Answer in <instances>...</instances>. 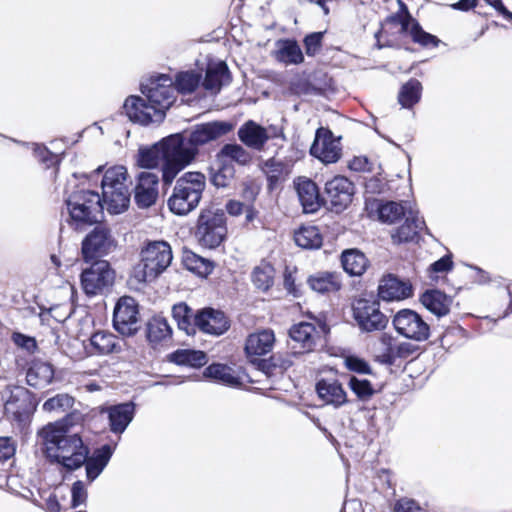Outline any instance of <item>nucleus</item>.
<instances>
[{"instance_id": "obj_1", "label": "nucleus", "mask_w": 512, "mask_h": 512, "mask_svg": "<svg viewBox=\"0 0 512 512\" xmlns=\"http://www.w3.org/2000/svg\"><path fill=\"white\" fill-rule=\"evenodd\" d=\"M127 170L124 166L107 169L101 181L102 195L93 190L74 191L65 200L71 225L81 229L85 225H93L100 221L103 209L110 214L125 211L130 202V194L125 184Z\"/></svg>"}, {"instance_id": "obj_2", "label": "nucleus", "mask_w": 512, "mask_h": 512, "mask_svg": "<svg viewBox=\"0 0 512 512\" xmlns=\"http://www.w3.org/2000/svg\"><path fill=\"white\" fill-rule=\"evenodd\" d=\"M80 421H82L80 413H69L58 421L48 423L38 431V445L49 464L60 465L67 472L78 470L84 465L90 449L83 442L80 434L72 431Z\"/></svg>"}, {"instance_id": "obj_3", "label": "nucleus", "mask_w": 512, "mask_h": 512, "mask_svg": "<svg viewBox=\"0 0 512 512\" xmlns=\"http://www.w3.org/2000/svg\"><path fill=\"white\" fill-rule=\"evenodd\" d=\"M163 149L162 181L170 185L180 171L189 166L198 156L184 132L171 134L160 141Z\"/></svg>"}, {"instance_id": "obj_4", "label": "nucleus", "mask_w": 512, "mask_h": 512, "mask_svg": "<svg viewBox=\"0 0 512 512\" xmlns=\"http://www.w3.org/2000/svg\"><path fill=\"white\" fill-rule=\"evenodd\" d=\"M206 187L205 175L200 172H186L177 179L173 193L168 199L171 212L187 215L193 211L202 198Z\"/></svg>"}, {"instance_id": "obj_5", "label": "nucleus", "mask_w": 512, "mask_h": 512, "mask_svg": "<svg viewBox=\"0 0 512 512\" xmlns=\"http://www.w3.org/2000/svg\"><path fill=\"white\" fill-rule=\"evenodd\" d=\"M227 234L226 215L224 210L215 206L202 209L196 226V237L199 243L209 249L218 247Z\"/></svg>"}, {"instance_id": "obj_6", "label": "nucleus", "mask_w": 512, "mask_h": 512, "mask_svg": "<svg viewBox=\"0 0 512 512\" xmlns=\"http://www.w3.org/2000/svg\"><path fill=\"white\" fill-rule=\"evenodd\" d=\"M141 93L154 106V116L158 123H162L167 110L175 101L173 78L168 74H159L151 77L147 83H141Z\"/></svg>"}, {"instance_id": "obj_7", "label": "nucleus", "mask_w": 512, "mask_h": 512, "mask_svg": "<svg viewBox=\"0 0 512 512\" xmlns=\"http://www.w3.org/2000/svg\"><path fill=\"white\" fill-rule=\"evenodd\" d=\"M140 255L144 282L155 280L170 266L173 259L171 246L164 240L147 241Z\"/></svg>"}, {"instance_id": "obj_8", "label": "nucleus", "mask_w": 512, "mask_h": 512, "mask_svg": "<svg viewBox=\"0 0 512 512\" xmlns=\"http://www.w3.org/2000/svg\"><path fill=\"white\" fill-rule=\"evenodd\" d=\"M353 319L361 332L384 330L388 317L380 310L379 300L373 295L362 296L352 302Z\"/></svg>"}, {"instance_id": "obj_9", "label": "nucleus", "mask_w": 512, "mask_h": 512, "mask_svg": "<svg viewBox=\"0 0 512 512\" xmlns=\"http://www.w3.org/2000/svg\"><path fill=\"white\" fill-rule=\"evenodd\" d=\"M80 275L81 287L87 296L107 292L114 284L115 271L107 260L90 261Z\"/></svg>"}, {"instance_id": "obj_10", "label": "nucleus", "mask_w": 512, "mask_h": 512, "mask_svg": "<svg viewBox=\"0 0 512 512\" xmlns=\"http://www.w3.org/2000/svg\"><path fill=\"white\" fill-rule=\"evenodd\" d=\"M116 248V241L111 230L104 225L95 226L83 239L82 257L85 263L102 260Z\"/></svg>"}, {"instance_id": "obj_11", "label": "nucleus", "mask_w": 512, "mask_h": 512, "mask_svg": "<svg viewBox=\"0 0 512 512\" xmlns=\"http://www.w3.org/2000/svg\"><path fill=\"white\" fill-rule=\"evenodd\" d=\"M392 324L398 334L417 342L430 337V325L412 309H401L393 316Z\"/></svg>"}, {"instance_id": "obj_12", "label": "nucleus", "mask_w": 512, "mask_h": 512, "mask_svg": "<svg viewBox=\"0 0 512 512\" xmlns=\"http://www.w3.org/2000/svg\"><path fill=\"white\" fill-rule=\"evenodd\" d=\"M234 129V124L226 120H214L193 125L189 130L185 131L191 146L196 149L199 154V148L221 137L227 135Z\"/></svg>"}, {"instance_id": "obj_13", "label": "nucleus", "mask_w": 512, "mask_h": 512, "mask_svg": "<svg viewBox=\"0 0 512 512\" xmlns=\"http://www.w3.org/2000/svg\"><path fill=\"white\" fill-rule=\"evenodd\" d=\"M387 22L397 23L401 26V33H408L413 42L422 47H437L440 39L423 30L420 23L414 19L408 11L407 6L401 2L399 12L390 15Z\"/></svg>"}, {"instance_id": "obj_14", "label": "nucleus", "mask_w": 512, "mask_h": 512, "mask_svg": "<svg viewBox=\"0 0 512 512\" xmlns=\"http://www.w3.org/2000/svg\"><path fill=\"white\" fill-rule=\"evenodd\" d=\"M139 307L131 296H123L117 301L113 312V327L123 336H133L138 330Z\"/></svg>"}, {"instance_id": "obj_15", "label": "nucleus", "mask_w": 512, "mask_h": 512, "mask_svg": "<svg viewBox=\"0 0 512 512\" xmlns=\"http://www.w3.org/2000/svg\"><path fill=\"white\" fill-rule=\"evenodd\" d=\"M287 347L294 357L309 353L315 349L317 331L313 323L301 321L288 330Z\"/></svg>"}, {"instance_id": "obj_16", "label": "nucleus", "mask_w": 512, "mask_h": 512, "mask_svg": "<svg viewBox=\"0 0 512 512\" xmlns=\"http://www.w3.org/2000/svg\"><path fill=\"white\" fill-rule=\"evenodd\" d=\"M237 136L243 145L256 151H262L270 138H285L281 129L273 128L272 133H269L265 127L254 120L244 122L239 127Z\"/></svg>"}, {"instance_id": "obj_17", "label": "nucleus", "mask_w": 512, "mask_h": 512, "mask_svg": "<svg viewBox=\"0 0 512 512\" xmlns=\"http://www.w3.org/2000/svg\"><path fill=\"white\" fill-rule=\"evenodd\" d=\"M310 154L325 164L336 163L341 157V148L331 130L320 127L310 147Z\"/></svg>"}, {"instance_id": "obj_18", "label": "nucleus", "mask_w": 512, "mask_h": 512, "mask_svg": "<svg viewBox=\"0 0 512 512\" xmlns=\"http://www.w3.org/2000/svg\"><path fill=\"white\" fill-rule=\"evenodd\" d=\"M354 192L353 182L345 176L337 175L325 184V194L331 203L332 210L336 213L344 211L349 206Z\"/></svg>"}, {"instance_id": "obj_19", "label": "nucleus", "mask_w": 512, "mask_h": 512, "mask_svg": "<svg viewBox=\"0 0 512 512\" xmlns=\"http://www.w3.org/2000/svg\"><path fill=\"white\" fill-rule=\"evenodd\" d=\"M194 321L200 331L215 336L224 334L230 327L229 319L224 312L211 307L198 310Z\"/></svg>"}, {"instance_id": "obj_20", "label": "nucleus", "mask_w": 512, "mask_h": 512, "mask_svg": "<svg viewBox=\"0 0 512 512\" xmlns=\"http://www.w3.org/2000/svg\"><path fill=\"white\" fill-rule=\"evenodd\" d=\"M159 177L151 171L138 174L134 189V200L139 208H149L158 198Z\"/></svg>"}, {"instance_id": "obj_21", "label": "nucleus", "mask_w": 512, "mask_h": 512, "mask_svg": "<svg viewBox=\"0 0 512 512\" xmlns=\"http://www.w3.org/2000/svg\"><path fill=\"white\" fill-rule=\"evenodd\" d=\"M154 106L145 98L138 95H131L126 98L123 104V110L129 120L133 123L147 126L149 124H159L155 120Z\"/></svg>"}, {"instance_id": "obj_22", "label": "nucleus", "mask_w": 512, "mask_h": 512, "mask_svg": "<svg viewBox=\"0 0 512 512\" xmlns=\"http://www.w3.org/2000/svg\"><path fill=\"white\" fill-rule=\"evenodd\" d=\"M37 399L27 388L17 386L11 392L10 398L5 404V409L12 413L14 419L21 420L32 413L37 407Z\"/></svg>"}, {"instance_id": "obj_23", "label": "nucleus", "mask_w": 512, "mask_h": 512, "mask_svg": "<svg viewBox=\"0 0 512 512\" xmlns=\"http://www.w3.org/2000/svg\"><path fill=\"white\" fill-rule=\"evenodd\" d=\"M412 295L413 287L411 283L393 274L384 276L378 285V297L384 301H399Z\"/></svg>"}, {"instance_id": "obj_24", "label": "nucleus", "mask_w": 512, "mask_h": 512, "mask_svg": "<svg viewBox=\"0 0 512 512\" xmlns=\"http://www.w3.org/2000/svg\"><path fill=\"white\" fill-rule=\"evenodd\" d=\"M136 405L132 402H123L106 407L103 412L107 414L109 429L114 434H122L132 422Z\"/></svg>"}, {"instance_id": "obj_25", "label": "nucleus", "mask_w": 512, "mask_h": 512, "mask_svg": "<svg viewBox=\"0 0 512 512\" xmlns=\"http://www.w3.org/2000/svg\"><path fill=\"white\" fill-rule=\"evenodd\" d=\"M295 189L304 213H315L322 206L317 184L311 179L299 177L295 181Z\"/></svg>"}, {"instance_id": "obj_26", "label": "nucleus", "mask_w": 512, "mask_h": 512, "mask_svg": "<svg viewBox=\"0 0 512 512\" xmlns=\"http://www.w3.org/2000/svg\"><path fill=\"white\" fill-rule=\"evenodd\" d=\"M90 344L98 355L120 354L128 349L125 339L108 331H97L90 337Z\"/></svg>"}, {"instance_id": "obj_27", "label": "nucleus", "mask_w": 512, "mask_h": 512, "mask_svg": "<svg viewBox=\"0 0 512 512\" xmlns=\"http://www.w3.org/2000/svg\"><path fill=\"white\" fill-rule=\"evenodd\" d=\"M272 56L285 66L299 65L304 62V54L299 43L291 38L277 40Z\"/></svg>"}, {"instance_id": "obj_28", "label": "nucleus", "mask_w": 512, "mask_h": 512, "mask_svg": "<svg viewBox=\"0 0 512 512\" xmlns=\"http://www.w3.org/2000/svg\"><path fill=\"white\" fill-rule=\"evenodd\" d=\"M427 230L425 221L418 216V211L408 210L405 222L392 234L394 243L413 242L418 239L420 231Z\"/></svg>"}, {"instance_id": "obj_29", "label": "nucleus", "mask_w": 512, "mask_h": 512, "mask_svg": "<svg viewBox=\"0 0 512 512\" xmlns=\"http://www.w3.org/2000/svg\"><path fill=\"white\" fill-rule=\"evenodd\" d=\"M318 397L328 405L339 408L347 403V394L340 382L321 379L316 383Z\"/></svg>"}, {"instance_id": "obj_30", "label": "nucleus", "mask_w": 512, "mask_h": 512, "mask_svg": "<svg viewBox=\"0 0 512 512\" xmlns=\"http://www.w3.org/2000/svg\"><path fill=\"white\" fill-rule=\"evenodd\" d=\"M114 449L110 444H104L101 447L95 449L90 456H87V460L84 463L86 470V477L89 482H93L104 470L109 463Z\"/></svg>"}, {"instance_id": "obj_31", "label": "nucleus", "mask_w": 512, "mask_h": 512, "mask_svg": "<svg viewBox=\"0 0 512 512\" xmlns=\"http://www.w3.org/2000/svg\"><path fill=\"white\" fill-rule=\"evenodd\" d=\"M54 368L48 362L33 361L26 372V382L30 387L43 389L52 383Z\"/></svg>"}, {"instance_id": "obj_32", "label": "nucleus", "mask_w": 512, "mask_h": 512, "mask_svg": "<svg viewBox=\"0 0 512 512\" xmlns=\"http://www.w3.org/2000/svg\"><path fill=\"white\" fill-rule=\"evenodd\" d=\"M420 302L428 311L440 318L450 312L452 299L438 289H430L420 296Z\"/></svg>"}, {"instance_id": "obj_33", "label": "nucleus", "mask_w": 512, "mask_h": 512, "mask_svg": "<svg viewBox=\"0 0 512 512\" xmlns=\"http://www.w3.org/2000/svg\"><path fill=\"white\" fill-rule=\"evenodd\" d=\"M274 343L275 335L273 330L264 329L247 337L245 351L249 356H262L272 350Z\"/></svg>"}, {"instance_id": "obj_34", "label": "nucleus", "mask_w": 512, "mask_h": 512, "mask_svg": "<svg viewBox=\"0 0 512 512\" xmlns=\"http://www.w3.org/2000/svg\"><path fill=\"white\" fill-rule=\"evenodd\" d=\"M145 335L147 341L152 346H155L171 339L172 328L165 317L155 315L147 321Z\"/></svg>"}, {"instance_id": "obj_35", "label": "nucleus", "mask_w": 512, "mask_h": 512, "mask_svg": "<svg viewBox=\"0 0 512 512\" xmlns=\"http://www.w3.org/2000/svg\"><path fill=\"white\" fill-rule=\"evenodd\" d=\"M203 375L216 383L228 387H239L242 384L239 376L227 364L212 363L205 368Z\"/></svg>"}, {"instance_id": "obj_36", "label": "nucleus", "mask_w": 512, "mask_h": 512, "mask_svg": "<svg viewBox=\"0 0 512 512\" xmlns=\"http://www.w3.org/2000/svg\"><path fill=\"white\" fill-rule=\"evenodd\" d=\"M307 283L313 291L320 294L337 292L341 288L340 275L335 272H317L308 278Z\"/></svg>"}, {"instance_id": "obj_37", "label": "nucleus", "mask_w": 512, "mask_h": 512, "mask_svg": "<svg viewBox=\"0 0 512 512\" xmlns=\"http://www.w3.org/2000/svg\"><path fill=\"white\" fill-rule=\"evenodd\" d=\"M230 78V72L225 62L219 61L208 65L205 77H202V85L206 90L219 92L226 79Z\"/></svg>"}, {"instance_id": "obj_38", "label": "nucleus", "mask_w": 512, "mask_h": 512, "mask_svg": "<svg viewBox=\"0 0 512 512\" xmlns=\"http://www.w3.org/2000/svg\"><path fill=\"white\" fill-rule=\"evenodd\" d=\"M341 264L344 271L349 275L360 276L368 267V259L363 252L356 248H352L342 252Z\"/></svg>"}, {"instance_id": "obj_39", "label": "nucleus", "mask_w": 512, "mask_h": 512, "mask_svg": "<svg viewBox=\"0 0 512 512\" xmlns=\"http://www.w3.org/2000/svg\"><path fill=\"white\" fill-rule=\"evenodd\" d=\"M168 359L170 362L181 366L200 368L207 363L205 352L193 349H178L172 352Z\"/></svg>"}, {"instance_id": "obj_40", "label": "nucleus", "mask_w": 512, "mask_h": 512, "mask_svg": "<svg viewBox=\"0 0 512 512\" xmlns=\"http://www.w3.org/2000/svg\"><path fill=\"white\" fill-rule=\"evenodd\" d=\"M294 241L302 249L314 250L322 246L323 238L316 226H302L295 231Z\"/></svg>"}, {"instance_id": "obj_41", "label": "nucleus", "mask_w": 512, "mask_h": 512, "mask_svg": "<svg viewBox=\"0 0 512 512\" xmlns=\"http://www.w3.org/2000/svg\"><path fill=\"white\" fill-rule=\"evenodd\" d=\"M172 316L180 330L184 331L187 335L195 334V313L185 302L173 305Z\"/></svg>"}, {"instance_id": "obj_42", "label": "nucleus", "mask_w": 512, "mask_h": 512, "mask_svg": "<svg viewBox=\"0 0 512 512\" xmlns=\"http://www.w3.org/2000/svg\"><path fill=\"white\" fill-rule=\"evenodd\" d=\"M202 81V74L195 70L178 72L173 78V88L178 93L186 95L193 93Z\"/></svg>"}, {"instance_id": "obj_43", "label": "nucleus", "mask_w": 512, "mask_h": 512, "mask_svg": "<svg viewBox=\"0 0 512 512\" xmlns=\"http://www.w3.org/2000/svg\"><path fill=\"white\" fill-rule=\"evenodd\" d=\"M422 84L418 79L411 78L404 83L398 93L399 104L406 109L412 108L416 105L422 95Z\"/></svg>"}, {"instance_id": "obj_44", "label": "nucleus", "mask_w": 512, "mask_h": 512, "mask_svg": "<svg viewBox=\"0 0 512 512\" xmlns=\"http://www.w3.org/2000/svg\"><path fill=\"white\" fill-rule=\"evenodd\" d=\"M183 264L187 270L201 276L206 277L213 271V263L192 251H185L183 254Z\"/></svg>"}, {"instance_id": "obj_45", "label": "nucleus", "mask_w": 512, "mask_h": 512, "mask_svg": "<svg viewBox=\"0 0 512 512\" xmlns=\"http://www.w3.org/2000/svg\"><path fill=\"white\" fill-rule=\"evenodd\" d=\"M164 162V153L160 147V141L148 148H141L138 152L137 163L140 167L146 169L156 168Z\"/></svg>"}, {"instance_id": "obj_46", "label": "nucleus", "mask_w": 512, "mask_h": 512, "mask_svg": "<svg viewBox=\"0 0 512 512\" xmlns=\"http://www.w3.org/2000/svg\"><path fill=\"white\" fill-rule=\"evenodd\" d=\"M378 218L383 223L393 224L408 214L407 208L401 203L388 201L381 203L377 209Z\"/></svg>"}, {"instance_id": "obj_47", "label": "nucleus", "mask_w": 512, "mask_h": 512, "mask_svg": "<svg viewBox=\"0 0 512 512\" xmlns=\"http://www.w3.org/2000/svg\"><path fill=\"white\" fill-rule=\"evenodd\" d=\"M274 269L269 264H264L254 268L252 272V282L255 287L261 291H268L273 285Z\"/></svg>"}, {"instance_id": "obj_48", "label": "nucleus", "mask_w": 512, "mask_h": 512, "mask_svg": "<svg viewBox=\"0 0 512 512\" xmlns=\"http://www.w3.org/2000/svg\"><path fill=\"white\" fill-rule=\"evenodd\" d=\"M220 154L242 166L248 165L252 161L251 153L237 143H227L223 145Z\"/></svg>"}, {"instance_id": "obj_49", "label": "nucleus", "mask_w": 512, "mask_h": 512, "mask_svg": "<svg viewBox=\"0 0 512 512\" xmlns=\"http://www.w3.org/2000/svg\"><path fill=\"white\" fill-rule=\"evenodd\" d=\"M285 165L282 161L272 157L265 161L263 171L266 174L268 189L273 190L280 182Z\"/></svg>"}, {"instance_id": "obj_50", "label": "nucleus", "mask_w": 512, "mask_h": 512, "mask_svg": "<svg viewBox=\"0 0 512 512\" xmlns=\"http://www.w3.org/2000/svg\"><path fill=\"white\" fill-rule=\"evenodd\" d=\"M348 387L361 401H367L375 394V389L369 380L356 376L349 377Z\"/></svg>"}, {"instance_id": "obj_51", "label": "nucleus", "mask_w": 512, "mask_h": 512, "mask_svg": "<svg viewBox=\"0 0 512 512\" xmlns=\"http://www.w3.org/2000/svg\"><path fill=\"white\" fill-rule=\"evenodd\" d=\"M74 404V398L68 394H57L54 397L47 399L43 404V410L51 411H65L71 408Z\"/></svg>"}, {"instance_id": "obj_52", "label": "nucleus", "mask_w": 512, "mask_h": 512, "mask_svg": "<svg viewBox=\"0 0 512 512\" xmlns=\"http://www.w3.org/2000/svg\"><path fill=\"white\" fill-rule=\"evenodd\" d=\"M234 169L229 166H222L217 170L211 169L210 181L217 188H225L230 185L233 179Z\"/></svg>"}, {"instance_id": "obj_53", "label": "nucleus", "mask_w": 512, "mask_h": 512, "mask_svg": "<svg viewBox=\"0 0 512 512\" xmlns=\"http://www.w3.org/2000/svg\"><path fill=\"white\" fill-rule=\"evenodd\" d=\"M324 32H312L307 34L303 39L305 53L313 57L318 54L322 48Z\"/></svg>"}, {"instance_id": "obj_54", "label": "nucleus", "mask_w": 512, "mask_h": 512, "mask_svg": "<svg viewBox=\"0 0 512 512\" xmlns=\"http://www.w3.org/2000/svg\"><path fill=\"white\" fill-rule=\"evenodd\" d=\"M345 366L348 370L358 374L372 373L369 363L366 360L354 355H350L345 358Z\"/></svg>"}, {"instance_id": "obj_55", "label": "nucleus", "mask_w": 512, "mask_h": 512, "mask_svg": "<svg viewBox=\"0 0 512 512\" xmlns=\"http://www.w3.org/2000/svg\"><path fill=\"white\" fill-rule=\"evenodd\" d=\"M87 490L81 480H77L71 487V507L76 508L84 504L87 500Z\"/></svg>"}, {"instance_id": "obj_56", "label": "nucleus", "mask_w": 512, "mask_h": 512, "mask_svg": "<svg viewBox=\"0 0 512 512\" xmlns=\"http://www.w3.org/2000/svg\"><path fill=\"white\" fill-rule=\"evenodd\" d=\"M382 343L385 345L383 353L380 355V361L386 365H394L398 357L392 347L393 337L391 335L384 334L381 338Z\"/></svg>"}, {"instance_id": "obj_57", "label": "nucleus", "mask_w": 512, "mask_h": 512, "mask_svg": "<svg viewBox=\"0 0 512 512\" xmlns=\"http://www.w3.org/2000/svg\"><path fill=\"white\" fill-rule=\"evenodd\" d=\"M422 511V507L420 506V504L412 499V498H408V497H402L398 500H396V502L394 503L393 505V512H421Z\"/></svg>"}, {"instance_id": "obj_58", "label": "nucleus", "mask_w": 512, "mask_h": 512, "mask_svg": "<svg viewBox=\"0 0 512 512\" xmlns=\"http://www.w3.org/2000/svg\"><path fill=\"white\" fill-rule=\"evenodd\" d=\"M12 340L15 345L29 353H33L37 349V342L34 337L22 334L20 332H14L12 335Z\"/></svg>"}, {"instance_id": "obj_59", "label": "nucleus", "mask_w": 512, "mask_h": 512, "mask_svg": "<svg viewBox=\"0 0 512 512\" xmlns=\"http://www.w3.org/2000/svg\"><path fill=\"white\" fill-rule=\"evenodd\" d=\"M392 347L395 351V354L400 359H407L414 354L418 353L419 346L412 344L410 342H399V343H393Z\"/></svg>"}, {"instance_id": "obj_60", "label": "nucleus", "mask_w": 512, "mask_h": 512, "mask_svg": "<svg viewBox=\"0 0 512 512\" xmlns=\"http://www.w3.org/2000/svg\"><path fill=\"white\" fill-rule=\"evenodd\" d=\"M260 192V187L253 181L244 182L241 197L245 205L253 204Z\"/></svg>"}, {"instance_id": "obj_61", "label": "nucleus", "mask_w": 512, "mask_h": 512, "mask_svg": "<svg viewBox=\"0 0 512 512\" xmlns=\"http://www.w3.org/2000/svg\"><path fill=\"white\" fill-rule=\"evenodd\" d=\"M15 444L11 437H0V462H5L15 455Z\"/></svg>"}, {"instance_id": "obj_62", "label": "nucleus", "mask_w": 512, "mask_h": 512, "mask_svg": "<svg viewBox=\"0 0 512 512\" xmlns=\"http://www.w3.org/2000/svg\"><path fill=\"white\" fill-rule=\"evenodd\" d=\"M453 268V261L450 255H444L437 261L433 262L429 270L434 273H445Z\"/></svg>"}, {"instance_id": "obj_63", "label": "nucleus", "mask_w": 512, "mask_h": 512, "mask_svg": "<svg viewBox=\"0 0 512 512\" xmlns=\"http://www.w3.org/2000/svg\"><path fill=\"white\" fill-rule=\"evenodd\" d=\"M291 356L293 355L290 354L289 351L287 354L276 353L272 355V362H274L276 369H279V371L282 373L293 365Z\"/></svg>"}, {"instance_id": "obj_64", "label": "nucleus", "mask_w": 512, "mask_h": 512, "mask_svg": "<svg viewBox=\"0 0 512 512\" xmlns=\"http://www.w3.org/2000/svg\"><path fill=\"white\" fill-rule=\"evenodd\" d=\"M33 503L37 507L45 510L46 512H60L61 511V505H60L58 498L55 494H50L48 496V498L45 500L44 505L39 503L37 500H34Z\"/></svg>"}]
</instances>
